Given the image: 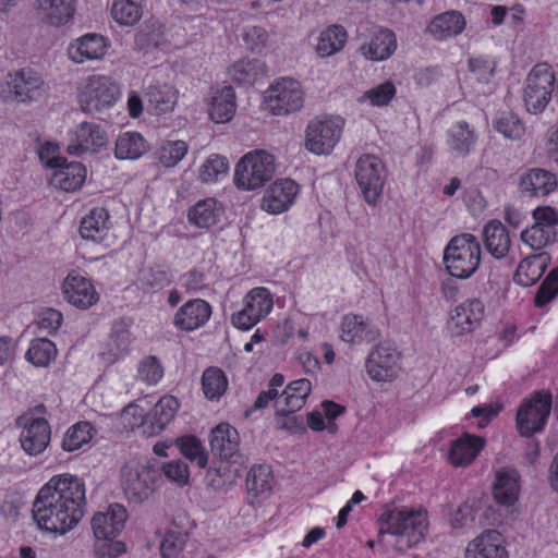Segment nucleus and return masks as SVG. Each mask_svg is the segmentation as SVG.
Here are the masks:
<instances>
[{
    "instance_id": "7c9ffc66",
    "label": "nucleus",
    "mask_w": 558,
    "mask_h": 558,
    "mask_svg": "<svg viewBox=\"0 0 558 558\" xmlns=\"http://www.w3.org/2000/svg\"><path fill=\"white\" fill-rule=\"evenodd\" d=\"M520 490V475L514 469L502 468L496 472L493 495L497 504L505 507L514 505Z\"/></svg>"
},
{
    "instance_id": "774afa93",
    "label": "nucleus",
    "mask_w": 558,
    "mask_h": 558,
    "mask_svg": "<svg viewBox=\"0 0 558 558\" xmlns=\"http://www.w3.org/2000/svg\"><path fill=\"white\" fill-rule=\"evenodd\" d=\"M124 551V545L114 539H97L94 553L97 558H117Z\"/></svg>"
},
{
    "instance_id": "6e6552de",
    "label": "nucleus",
    "mask_w": 558,
    "mask_h": 558,
    "mask_svg": "<svg viewBox=\"0 0 558 558\" xmlns=\"http://www.w3.org/2000/svg\"><path fill=\"white\" fill-rule=\"evenodd\" d=\"M553 396L547 390L533 392L522 400L517 411V428L521 436L531 437L544 429L551 411Z\"/></svg>"
},
{
    "instance_id": "680f3d73",
    "label": "nucleus",
    "mask_w": 558,
    "mask_h": 558,
    "mask_svg": "<svg viewBox=\"0 0 558 558\" xmlns=\"http://www.w3.org/2000/svg\"><path fill=\"white\" fill-rule=\"evenodd\" d=\"M137 376L145 384L155 385L162 378L163 367L156 356H147L140 362Z\"/></svg>"
},
{
    "instance_id": "13d9d810",
    "label": "nucleus",
    "mask_w": 558,
    "mask_h": 558,
    "mask_svg": "<svg viewBox=\"0 0 558 558\" xmlns=\"http://www.w3.org/2000/svg\"><path fill=\"white\" fill-rule=\"evenodd\" d=\"M396 86L391 81H386L368 90L357 98L360 104L368 101L372 106L384 107L389 105L396 96Z\"/></svg>"
},
{
    "instance_id": "8fccbe9b",
    "label": "nucleus",
    "mask_w": 558,
    "mask_h": 558,
    "mask_svg": "<svg viewBox=\"0 0 558 558\" xmlns=\"http://www.w3.org/2000/svg\"><path fill=\"white\" fill-rule=\"evenodd\" d=\"M202 389L208 400H219L228 389V379L218 367L207 368L202 376Z\"/></svg>"
},
{
    "instance_id": "f257e3e1",
    "label": "nucleus",
    "mask_w": 558,
    "mask_h": 558,
    "mask_svg": "<svg viewBox=\"0 0 558 558\" xmlns=\"http://www.w3.org/2000/svg\"><path fill=\"white\" fill-rule=\"evenodd\" d=\"M85 484L71 474L51 477L38 492L33 517L39 529L64 535L84 517Z\"/></svg>"
},
{
    "instance_id": "9d476101",
    "label": "nucleus",
    "mask_w": 558,
    "mask_h": 558,
    "mask_svg": "<svg viewBox=\"0 0 558 558\" xmlns=\"http://www.w3.org/2000/svg\"><path fill=\"white\" fill-rule=\"evenodd\" d=\"M354 175L364 201L375 207L386 182L385 165L375 155H362L355 163Z\"/></svg>"
},
{
    "instance_id": "c03bdc74",
    "label": "nucleus",
    "mask_w": 558,
    "mask_h": 558,
    "mask_svg": "<svg viewBox=\"0 0 558 558\" xmlns=\"http://www.w3.org/2000/svg\"><path fill=\"white\" fill-rule=\"evenodd\" d=\"M222 215V208L214 198L199 201L189 211V220L198 228H210Z\"/></svg>"
},
{
    "instance_id": "cd10ccee",
    "label": "nucleus",
    "mask_w": 558,
    "mask_h": 558,
    "mask_svg": "<svg viewBox=\"0 0 558 558\" xmlns=\"http://www.w3.org/2000/svg\"><path fill=\"white\" fill-rule=\"evenodd\" d=\"M340 330L341 340L351 344L373 342L379 337L376 326L369 319L357 314L343 316Z\"/></svg>"
},
{
    "instance_id": "603ef678",
    "label": "nucleus",
    "mask_w": 558,
    "mask_h": 558,
    "mask_svg": "<svg viewBox=\"0 0 558 558\" xmlns=\"http://www.w3.org/2000/svg\"><path fill=\"white\" fill-rule=\"evenodd\" d=\"M95 429L88 422H78L71 426L62 440V448L72 452L88 444L93 438Z\"/></svg>"
},
{
    "instance_id": "6ab92c4d",
    "label": "nucleus",
    "mask_w": 558,
    "mask_h": 558,
    "mask_svg": "<svg viewBox=\"0 0 558 558\" xmlns=\"http://www.w3.org/2000/svg\"><path fill=\"white\" fill-rule=\"evenodd\" d=\"M62 293L71 305L81 310H87L99 301V293L92 281L75 271L63 280Z\"/></svg>"
},
{
    "instance_id": "9b49d317",
    "label": "nucleus",
    "mask_w": 558,
    "mask_h": 558,
    "mask_svg": "<svg viewBox=\"0 0 558 558\" xmlns=\"http://www.w3.org/2000/svg\"><path fill=\"white\" fill-rule=\"evenodd\" d=\"M555 82V73L547 63L536 64L531 70L523 90V100L529 112L536 114L545 110L551 99Z\"/></svg>"
},
{
    "instance_id": "5701e85b",
    "label": "nucleus",
    "mask_w": 558,
    "mask_h": 558,
    "mask_svg": "<svg viewBox=\"0 0 558 558\" xmlns=\"http://www.w3.org/2000/svg\"><path fill=\"white\" fill-rule=\"evenodd\" d=\"M299 193V185L290 179L274 182L265 192L262 208L271 215L288 210Z\"/></svg>"
},
{
    "instance_id": "e433bc0d",
    "label": "nucleus",
    "mask_w": 558,
    "mask_h": 558,
    "mask_svg": "<svg viewBox=\"0 0 558 558\" xmlns=\"http://www.w3.org/2000/svg\"><path fill=\"white\" fill-rule=\"evenodd\" d=\"M178 89L169 83L156 81L146 92V99L150 110L156 114H163L174 109L178 101Z\"/></svg>"
},
{
    "instance_id": "473e14b6",
    "label": "nucleus",
    "mask_w": 558,
    "mask_h": 558,
    "mask_svg": "<svg viewBox=\"0 0 558 558\" xmlns=\"http://www.w3.org/2000/svg\"><path fill=\"white\" fill-rule=\"evenodd\" d=\"M557 184L556 174L542 168H532L520 178L521 191L530 196H547L555 191Z\"/></svg>"
},
{
    "instance_id": "a18cd8bd",
    "label": "nucleus",
    "mask_w": 558,
    "mask_h": 558,
    "mask_svg": "<svg viewBox=\"0 0 558 558\" xmlns=\"http://www.w3.org/2000/svg\"><path fill=\"white\" fill-rule=\"evenodd\" d=\"M274 484V476L268 465H254L246 477L250 495L264 499L269 496Z\"/></svg>"
},
{
    "instance_id": "2f4dec72",
    "label": "nucleus",
    "mask_w": 558,
    "mask_h": 558,
    "mask_svg": "<svg viewBox=\"0 0 558 558\" xmlns=\"http://www.w3.org/2000/svg\"><path fill=\"white\" fill-rule=\"evenodd\" d=\"M397 49V38L392 31L379 27L374 31L369 41L363 44L360 51L371 61H384Z\"/></svg>"
},
{
    "instance_id": "f8f14e48",
    "label": "nucleus",
    "mask_w": 558,
    "mask_h": 558,
    "mask_svg": "<svg viewBox=\"0 0 558 558\" xmlns=\"http://www.w3.org/2000/svg\"><path fill=\"white\" fill-rule=\"evenodd\" d=\"M305 100L301 83L283 77L271 84L265 92V104L275 116H288L300 111Z\"/></svg>"
},
{
    "instance_id": "c756f323",
    "label": "nucleus",
    "mask_w": 558,
    "mask_h": 558,
    "mask_svg": "<svg viewBox=\"0 0 558 558\" xmlns=\"http://www.w3.org/2000/svg\"><path fill=\"white\" fill-rule=\"evenodd\" d=\"M131 342L130 325L125 320L116 322L109 340L100 353L101 359L108 364L124 359L131 351Z\"/></svg>"
},
{
    "instance_id": "de8ad7c7",
    "label": "nucleus",
    "mask_w": 558,
    "mask_h": 558,
    "mask_svg": "<svg viewBox=\"0 0 558 558\" xmlns=\"http://www.w3.org/2000/svg\"><path fill=\"white\" fill-rule=\"evenodd\" d=\"M143 15V0H112L111 16L121 26L135 25Z\"/></svg>"
},
{
    "instance_id": "2eb2a0df",
    "label": "nucleus",
    "mask_w": 558,
    "mask_h": 558,
    "mask_svg": "<svg viewBox=\"0 0 558 558\" xmlns=\"http://www.w3.org/2000/svg\"><path fill=\"white\" fill-rule=\"evenodd\" d=\"M179 409L178 400L172 396H165L154 405V408L143 416V410L135 404H129L123 414L138 416L144 427H149V434H158L173 420Z\"/></svg>"
},
{
    "instance_id": "5fc2aeb1",
    "label": "nucleus",
    "mask_w": 558,
    "mask_h": 558,
    "mask_svg": "<svg viewBox=\"0 0 558 558\" xmlns=\"http://www.w3.org/2000/svg\"><path fill=\"white\" fill-rule=\"evenodd\" d=\"M494 128L506 138L520 140L525 133V126L520 118L511 111L500 112L494 120Z\"/></svg>"
},
{
    "instance_id": "e2e57ef3",
    "label": "nucleus",
    "mask_w": 558,
    "mask_h": 558,
    "mask_svg": "<svg viewBox=\"0 0 558 558\" xmlns=\"http://www.w3.org/2000/svg\"><path fill=\"white\" fill-rule=\"evenodd\" d=\"M558 294V267L554 268L545 278L535 295V305L544 306Z\"/></svg>"
},
{
    "instance_id": "1a4fd4ad",
    "label": "nucleus",
    "mask_w": 558,
    "mask_h": 558,
    "mask_svg": "<svg viewBox=\"0 0 558 558\" xmlns=\"http://www.w3.org/2000/svg\"><path fill=\"white\" fill-rule=\"evenodd\" d=\"M343 125L340 117H315L306 125L304 147L314 155L330 154L341 138Z\"/></svg>"
},
{
    "instance_id": "338daca9",
    "label": "nucleus",
    "mask_w": 558,
    "mask_h": 558,
    "mask_svg": "<svg viewBox=\"0 0 558 558\" xmlns=\"http://www.w3.org/2000/svg\"><path fill=\"white\" fill-rule=\"evenodd\" d=\"M62 320L61 312L46 308L38 315L37 326L40 331L51 335L60 328Z\"/></svg>"
},
{
    "instance_id": "864d4df0",
    "label": "nucleus",
    "mask_w": 558,
    "mask_h": 558,
    "mask_svg": "<svg viewBox=\"0 0 558 558\" xmlns=\"http://www.w3.org/2000/svg\"><path fill=\"white\" fill-rule=\"evenodd\" d=\"M229 161L226 157L213 154L199 167L198 178L204 183H213L228 174Z\"/></svg>"
},
{
    "instance_id": "0eeeda50",
    "label": "nucleus",
    "mask_w": 558,
    "mask_h": 558,
    "mask_svg": "<svg viewBox=\"0 0 558 558\" xmlns=\"http://www.w3.org/2000/svg\"><path fill=\"white\" fill-rule=\"evenodd\" d=\"M47 85L41 74L31 68L9 73L1 86V97L5 101L29 104L41 98Z\"/></svg>"
},
{
    "instance_id": "423d86ee",
    "label": "nucleus",
    "mask_w": 558,
    "mask_h": 558,
    "mask_svg": "<svg viewBox=\"0 0 558 558\" xmlns=\"http://www.w3.org/2000/svg\"><path fill=\"white\" fill-rule=\"evenodd\" d=\"M275 157L265 150L245 154L236 163L234 184L243 191L264 186L275 174Z\"/></svg>"
},
{
    "instance_id": "a19ab883",
    "label": "nucleus",
    "mask_w": 558,
    "mask_h": 558,
    "mask_svg": "<svg viewBox=\"0 0 558 558\" xmlns=\"http://www.w3.org/2000/svg\"><path fill=\"white\" fill-rule=\"evenodd\" d=\"M148 150L146 140L137 132H124L116 141L114 156L120 160H135Z\"/></svg>"
},
{
    "instance_id": "3c124183",
    "label": "nucleus",
    "mask_w": 558,
    "mask_h": 558,
    "mask_svg": "<svg viewBox=\"0 0 558 558\" xmlns=\"http://www.w3.org/2000/svg\"><path fill=\"white\" fill-rule=\"evenodd\" d=\"M25 356L35 366L46 367L56 360L57 348L46 338L34 339Z\"/></svg>"
},
{
    "instance_id": "aec40b11",
    "label": "nucleus",
    "mask_w": 558,
    "mask_h": 558,
    "mask_svg": "<svg viewBox=\"0 0 558 558\" xmlns=\"http://www.w3.org/2000/svg\"><path fill=\"white\" fill-rule=\"evenodd\" d=\"M46 165L54 169L51 184L62 191L74 192L85 182L86 169L81 162L65 163L64 158L57 156L47 159Z\"/></svg>"
},
{
    "instance_id": "f03ea898",
    "label": "nucleus",
    "mask_w": 558,
    "mask_h": 558,
    "mask_svg": "<svg viewBox=\"0 0 558 558\" xmlns=\"http://www.w3.org/2000/svg\"><path fill=\"white\" fill-rule=\"evenodd\" d=\"M378 541L385 534L397 537L399 546L410 548L424 539L428 527L427 512L421 508L400 507L385 511L379 519Z\"/></svg>"
},
{
    "instance_id": "6e6d98bb",
    "label": "nucleus",
    "mask_w": 558,
    "mask_h": 558,
    "mask_svg": "<svg viewBox=\"0 0 558 558\" xmlns=\"http://www.w3.org/2000/svg\"><path fill=\"white\" fill-rule=\"evenodd\" d=\"M233 464L232 462H221L218 468L209 470L206 476L208 485L217 490L231 486L240 476V468L233 466Z\"/></svg>"
},
{
    "instance_id": "37998d69",
    "label": "nucleus",
    "mask_w": 558,
    "mask_h": 558,
    "mask_svg": "<svg viewBox=\"0 0 558 558\" xmlns=\"http://www.w3.org/2000/svg\"><path fill=\"white\" fill-rule=\"evenodd\" d=\"M235 112V94L231 86H223L215 92L209 114L217 123H225L232 119Z\"/></svg>"
},
{
    "instance_id": "c9c22d12",
    "label": "nucleus",
    "mask_w": 558,
    "mask_h": 558,
    "mask_svg": "<svg viewBox=\"0 0 558 558\" xmlns=\"http://www.w3.org/2000/svg\"><path fill=\"white\" fill-rule=\"evenodd\" d=\"M484 445L482 437L465 434L451 444L448 459L453 466H466L475 460Z\"/></svg>"
},
{
    "instance_id": "4be33fe9",
    "label": "nucleus",
    "mask_w": 558,
    "mask_h": 558,
    "mask_svg": "<svg viewBox=\"0 0 558 558\" xmlns=\"http://www.w3.org/2000/svg\"><path fill=\"white\" fill-rule=\"evenodd\" d=\"M128 511L120 504L110 505L106 511L94 514L92 529L96 539H114L124 529Z\"/></svg>"
},
{
    "instance_id": "20e7f679",
    "label": "nucleus",
    "mask_w": 558,
    "mask_h": 558,
    "mask_svg": "<svg viewBox=\"0 0 558 558\" xmlns=\"http://www.w3.org/2000/svg\"><path fill=\"white\" fill-rule=\"evenodd\" d=\"M160 470L147 458H132L121 468V484L128 498L143 502L155 490Z\"/></svg>"
},
{
    "instance_id": "b1692460",
    "label": "nucleus",
    "mask_w": 558,
    "mask_h": 558,
    "mask_svg": "<svg viewBox=\"0 0 558 558\" xmlns=\"http://www.w3.org/2000/svg\"><path fill=\"white\" fill-rule=\"evenodd\" d=\"M465 558H509L506 539L496 530L484 531L468 544Z\"/></svg>"
},
{
    "instance_id": "a878e982",
    "label": "nucleus",
    "mask_w": 558,
    "mask_h": 558,
    "mask_svg": "<svg viewBox=\"0 0 558 558\" xmlns=\"http://www.w3.org/2000/svg\"><path fill=\"white\" fill-rule=\"evenodd\" d=\"M107 39L98 34H86L72 41L66 50L69 59L77 64L102 59L108 50Z\"/></svg>"
},
{
    "instance_id": "c85d7f7f",
    "label": "nucleus",
    "mask_w": 558,
    "mask_h": 558,
    "mask_svg": "<svg viewBox=\"0 0 558 558\" xmlns=\"http://www.w3.org/2000/svg\"><path fill=\"white\" fill-rule=\"evenodd\" d=\"M210 449L215 456L222 461L232 463L238 462L239 452V433L228 423H221L216 426L210 434Z\"/></svg>"
},
{
    "instance_id": "dca6fc26",
    "label": "nucleus",
    "mask_w": 558,
    "mask_h": 558,
    "mask_svg": "<svg viewBox=\"0 0 558 558\" xmlns=\"http://www.w3.org/2000/svg\"><path fill=\"white\" fill-rule=\"evenodd\" d=\"M366 369L373 380H391L399 371V352L390 343H380L369 353Z\"/></svg>"
},
{
    "instance_id": "4c0bfd02",
    "label": "nucleus",
    "mask_w": 558,
    "mask_h": 558,
    "mask_svg": "<svg viewBox=\"0 0 558 558\" xmlns=\"http://www.w3.org/2000/svg\"><path fill=\"white\" fill-rule=\"evenodd\" d=\"M40 17L52 26H63L74 16L75 0H37Z\"/></svg>"
},
{
    "instance_id": "f704fd0d",
    "label": "nucleus",
    "mask_w": 558,
    "mask_h": 558,
    "mask_svg": "<svg viewBox=\"0 0 558 558\" xmlns=\"http://www.w3.org/2000/svg\"><path fill=\"white\" fill-rule=\"evenodd\" d=\"M465 27L464 16L458 11H447L436 15L427 25V33L436 40L456 37Z\"/></svg>"
},
{
    "instance_id": "4d7b16f0",
    "label": "nucleus",
    "mask_w": 558,
    "mask_h": 558,
    "mask_svg": "<svg viewBox=\"0 0 558 558\" xmlns=\"http://www.w3.org/2000/svg\"><path fill=\"white\" fill-rule=\"evenodd\" d=\"M469 80L480 84H488L496 70V61L484 56H476L469 59Z\"/></svg>"
},
{
    "instance_id": "ea45409f",
    "label": "nucleus",
    "mask_w": 558,
    "mask_h": 558,
    "mask_svg": "<svg viewBox=\"0 0 558 558\" xmlns=\"http://www.w3.org/2000/svg\"><path fill=\"white\" fill-rule=\"evenodd\" d=\"M268 68L260 59H242L230 69L231 78L242 85H253L267 76Z\"/></svg>"
},
{
    "instance_id": "58836bf2",
    "label": "nucleus",
    "mask_w": 558,
    "mask_h": 558,
    "mask_svg": "<svg viewBox=\"0 0 558 558\" xmlns=\"http://www.w3.org/2000/svg\"><path fill=\"white\" fill-rule=\"evenodd\" d=\"M477 142V134L468 122L459 121L447 132V144L449 150L458 156L465 157L474 148Z\"/></svg>"
},
{
    "instance_id": "49530a36",
    "label": "nucleus",
    "mask_w": 558,
    "mask_h": 558,
    "mask_svg": "<svg viewBox=\"0 0 558 558\" xmlns=\"http://www.w3.org/2000/svg\"><path fill=\"white\" fill-rule=\"evenodd\" d=\"M311 391L312 384L308 379H296L286 387L280 396V400L283 402L288 412H296L304 407Z\"/></svg>"
},
{
    "instance_id": "69168bd1",
    "label": "nucleus",
    "mask_w": 558,
    "mask_h": 558,
    "mask_svg": "<svg viewBox=\"0 0 558 558\" xmlns=\"http://www.w3.org/2000/svg\"><path fill=\"white\" fill-rule=\"evenodd\" d=\"M243 39L248 49L260 52L269 43V34L262 26H251L245 29Z\"/></svg>"
},
{
    "instance_id": "09e8293b",
    "label": "nucleus",
    "mask_w": 558,
    "mask_h": 558,
    "mask_svg": "<svg viewBox=\"0 0 558 558\" xmlns=\"http://www.w3.org/2000/svg\"><path fill=\"white\" fill-rule=\"evenodd\" d=\"M345 41V29L340 25H332L320 33L316 51L320 57H330L340 51Z\"/></svg>"
},
{
    "instance_id": "bb28decb",
    "label": "nucleus",
    "mask_w": 558,
    "mask_h": 558,
    "mask_svg": "<svg viewBox=\"0 0 558 558\" xmlns=\"http://www.w3.org/2000/svg\"><path fill=\"white\" fill-rule=\"evenodd\" d=\"M210 305L201 299L184 303L173 317L174 326L182 331H193L203 327L210 318Z\"/></svg>"
},
{
    "instance_id": "a211bd4d",
    "label": "nucleus",
    "mask_w": 558,
    "mask_h": 558,
    "mask_svg": "<svg viewBox=\"0 0 558 558\" xmlns=\"http://www.w3.org/2000/svg\"><path fill=\"white\" fill-rule=\"evenodd\" d=\"M485 314V307L478 299H469L457 305L451 312L448 329L452 336H462L475 330Z\"/></svg>"
},
{
    "instance_id": "412c9836",
    "label": "nucleus",
    "mask_w": 558,
    "mask_h": 558,
    "mask_svg": "<svg viewBox=\"0 0 558 558\" xmlns=\"http://www.w3.org/2000/svg\"><path fill=\"white\" fill-rule=\"evenodd\" d=\"M80 234L84 240L110 246L113 243L110 216L106 208L96 207L82 218Z\"/></svg>"
},
{
    "instance_id": "7ed1b4c3",
    "label": "nucleus",
    "mask_w": 558,
    "mask_h": 558,
    "mask_svg": "<svg viewBox=\"0 0 558 558\" xmlns=\"http://www.w3.org/2000/svg\"><path fill=\"white\" fill-rule=\"evenodd\" d=\"M121 96L119 84L110 76H87L77 89V104L87 114L101 116L110 110Z\"/></svg>"
},
{
    "instance_id": "39448f33",
    "label": "nucleus",
    "mask_w": 558,
    "mask_h": 558,
    "mask_svg": "<svg viewBox=\"0 0 558 558\" xmlns=\"http://www.w3.org/2000/svg\"><path fill=\"white\" fill-rule=\"evenodd\" d=\"M444 262L448 272L459 279L471 277L481 263V245L471 233L453 236L444 252Z\"/></svg>"
},
{
    "instance_id": "72a5a7b5",
    "label": "nucleus",
    "mask_w": 558,
    "mask_h": 558,
    "mask_svg": "<svg viewBox=\"0 0 558 558\" xmlns=\"http://www.w3.org/2000/svg\"><path fill=\"white\" fill-rule=\"evenodd\" d=\"M483 243L493 257L501 259L510 250L511 239L507 228L499 220L494 219L483 229Z\"/></svg>"
},
{
    "instance_id": "4468645a",
    "label": "nucleus",
    "mask_w": 558,
    "mask_h": 558,
    "mask_svg": "<svg viewBox=\"0 0 558 558\" xmlns=\"http://www.w3.org/2000/svg\"><path fill=\"white\" fill-rule=\"evenodd\" d=\"M533 225L521 232V240L533 251L553 244L557 239L558 213L549 206L537 207L532 213Z\"/></svg>"
},
{
    "instance_id": "052dcab7",
    "label": "nucleus",
    "mask_w": 558,
    "mask_h": 558,
    "mask_svg": "<svg viewBox=\"0 0 558 558\" xmlns=\"http://www.w3.org/2000/svg\"><path fill=\"white\" fill-rule=\"evenodd\" d=\"M187 153V144L184 141H170L165 143L159 151L158 159L165 167H173Z\"/></svg>"
},
{
    "instance_id": "f3484780",
    "label": "nucleus",
    "mask_w": 558,
    "mask_h": 558,
    "mask_svg": "<svg viewBox=\"0 0 558 558\" xmlns=\"http://www.w3.org/2000/svg\"><path fill=\"white\" fill-rule=\"evenodd\" d=\"M23 426L20 435L22 449L29 456H38L50 442L51 430L47 420L41 417H20Z\"/></svg>"
},
{
    "instance_id": "bf43d9fd",
    "label": "nucleus",
    "mask_w": 558,
    "mask_h": 558,
    "mask_svg": "<svg viewBox=\"0 0 558 558\" xmlns=\"http://www.w3.org/2000/svg\"><path fill=\"white\" fill-rule=\"evenodd\" d=\"M181 453L192 462H196L199 468H205L208 462V456L204 450L202 442L194 436H185L177 440Z\"/></svg>"
},
{
    "instance_id": "ddd939ff",
    "label": "nucleus",
    "mask_w": 558,
    "mask_h": 558,
    "mask_svg": "<svg viewBox=\"0 0 558 558\" xmlns=\"http://www.w3.org/2000/svg\"><path fill=\"white\" fill-rule=\"evenodd\" d=\"M274 300L266 288H254L242 300V307L232 314V325L240 330H248L271 312Z\"/></svg>"
},
{
    "instance_id": "393cba45",
    "label": "nucleus",
    "mask_w": 558,
    "mask_h": 558,
    "mask_svg": "<svg viewBox=\"0 0 558 558\" xmlns=\"http://www.w3.org/2000/svg\"><path fill=\"white\" fill-rule=\"evenodd\" d=\"M107 144V136L100 125L82 122L70 135L68 153L81 155L86 151H97Z\"/></svg>"
},
{
    "instance_id": "79ce46f5",
    "label": "nucleus",
    "mask_w": 558,
    "mask_h": 558,
    "mask_svg": "<svg viewBox=\"0 0 558 558\" xmlns=\"http://www.w3.org/2000/svg\"><path fill=\"white\" fill-rule=\"evenodd\" d=\"M548 257L545 254H536L522 259L514 274V281L519 286H533L544 274Z\"/></svg>"
},
{
    "instance_id": "0e129e2a",
    "label": "nucleus",
    "mask_w": 558,
    "mask_h": 558,
    "mask_svg": "<svg viewBox=\"0 0 558 558\" xmlns=\"http://www.w3.org/2000/svg\"><path fill=\"white\" fill-rule=\"evenodd\" d=\"M186 535L181 532H168L160 543L162 558H178L185 545Z\"/></svg>"
}]
</instances>
